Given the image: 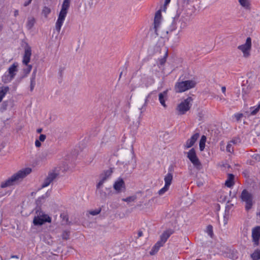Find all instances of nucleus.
Instances as JSON below:
<instances>
[{"mask_svg": "<svg viewBox=\"0 0 260 260\" xmlns=\"http://www.w3.org/2000/svg\"><path fill=\"white\" fill-rule=\"evenodd\" d=\"M18 63H13L2 77V81L4 83H10L15 77L18 72Z\"/></svg>", "mask_w": 260, "mask_h": 260, "instance_id": "4", "label": "nucleus"}, {"mask_svg": "<svg viewBox=\"0 0 260 260\" xmlns=\"http://www.w3.org/2000/svg\"><path fill=\"white\" fill-rule=\"evenodd\" d=\"M196 85V82L193 80L178 81L175 84V89L176 92L181 93L194 87Z\"/></svg>", "mask_w": 260, "mask_h": 260, "instance_id": "5", "label": "nucleus"}, {"mask_svg": "<svg viewBox=\"0 0 260 260\" xmlns=\"http://www.w3.org/2000/svg\"><path fill=\"white\" fill-rule=\"evenodd\" d=\"M124 182L121 178H119L113 185V187L115 190L119 192L121 191V188L124 187Z\"/></svg>", "mask_w": 260, "mask_h": 260, "instance_id": "19", "label": "nucleus"}, {"mask_svg": "<svg viewBox=\"0 0 260 260\" xmlns=\"http://www.w3.org/2000/svg\"><path fill=\"white\" fill-rule=\"evenodd\" d=\"M70 0H63L61 10L59 13L57 21L55 23V29L59 33L67 15L70 7Z\"/></svg>", "mask_w": 260, "mask_h": 260, "instance_id": "2", "label": "nucleus"}, {"mask_svg": "<svg viewBox=\"0 0 260 260\" xmlns=\"http://www.w3.org/2000/svg\"><path fill=\"white\" fill-rule=\"evenodd\" d=\"M93 4L92 2L91 3L90 5L92 6Z\"/></svg>", "mask_w": 260, "mask_h": 260, "instance_id": "54", "label": "nucleus"}, {"mask_svg": "<svg viewBox=\"0 0 260 260\" xmlns=\"http://www.w3.org/2000/svg\"><path fill=\"white\" fill-rule=\"evenodd\" d=\"M35 23L34 18L29 19L27 22V27L28 29H30L34 26Z\"/></svg>", "mask_w": 260, "mask_h": 260, "instance_id": "29", "label": "nucleus"}, {"mask_svg": "<svg viewBox=\"0 0 260 260\" xmlns=\"http://www.w3.org/2000/svg\"><path fill=\"white\" fill-rule=\"evenodd\" d=\"M42 132V128H38V129H37V133H38V134L41 133Z\"/></svg>", "mask_w": 260, "mask_h": 260, "instance_id": "46", "label": "nucleus"}, {"mask_svg": "<svg viewBox=\"0 0 260 260\" xmlns=\"http://www.w3.org/2000/svg\"><path fill=\"white\" fill-rule=\"evenodd\" d=\"M31 1L32 0H28L27 1H26L23 4L24 6L26 7L28 6L31 3Z\"/></svg>", "mask_w": 260, "mask_h": 260, "instance_id": "41", "label": "nucleus"}, {"mask_svg": "<svg viewBox=\"0 0 260 260\" xmlns=\"http://www.w3.org/2000/svg\"><path fill=\"white\" fill-rule=\"evenodd\" d=\"M192 101V98L191 97H188L187 99L181 102L178 105L177 108V110H178L179 114L180 115L185 114L186 112L190 109L191 106V103Z\"/></svg>", "mask_w": 260, "mask_h": 260, "instance_id": "7", "label": "nucleus"}, {"mask_svg": "<svg viewBox=\"0 0 260 260\" xmlns=\"http://www.w3.org/2000/svg\"><path fill=\"white\" fill-rule=\"evenodd\" d=\"M171 172L172 170L170 168H169V172L165 176V186L158 191V194L159 195L163 194L169 190L170 186L171 185L173 180V174Z\"/></svg>", "mask_w": 260, "mask_h": 260, "instance_id": "9", "label": "nucleus"}, {"mask_svg": "<svg viewBox=\"0 0 260 260\" xmlns=\"http://www.w3.org/2000/svg\"><path fill=\"white\" fill-rule=\"evenodd\" d=\"M11 258H19L18 256L17 255H11Z\"/></svg>", "mask_w": 260, "mask_h": 260, "instance_id": "48", "label": "nucleus"}, {"mask_svg": "<svg viewBox=\"0 0 260 260\" xmlns=\"http://www.w3.org/2000/svg\"><path fill=\"white\" fill-rule=\"evenodd\" d=\"M143 236V232L142 231H139L138 233V238L141 237Z\"/></svg>", "mask_w": 260, "mask_h": 260, "instance_id": "43", "label": "nucleus"}, {"mask_svg": "<svg viewBox=\"0 0 260 260\" xmlns=\"http://www.w3.org/2000/svg\"><path fill=\"white\" fill-rule=\"evenodd\" d=\"M51 218L48 215L40 212L37 216H35L33 223L35 225H41L45 222H51Z\"/></svg>", "mask_w": 260, "mask_h": 260, "instance_id": "10", "label": "nucleus"}, {"mask_svg": "<svg viewBox=\"0 0 260 260\" xmlns=\"http://www.w3.org/2000/svg\"><path fill=\"white\" fill-rule=\"evenodd\" d=\"M206 233L211 238L213 236V226L211 225H208L206 228Z\"/></svg>", "mask_w": 260, "mask_h": 260, "instance_id": "26", "label": "nucleus"}, {"mask_svg": "<svg viewBox=\"0 0 260 260\" xmlns=\"http://www.w3.org/2000/svg\"><path fill=\"white\" fill-rule=\"evenodd\" d=\"M187 26V24L185 22H182L181 24V25H180V28L181 29H183L184 28H185Z\"/></svg>", "mask_w": 260, "mask_h": 260, "instance_id": "42", "label": "nucleus"}, {"mask_svg": "<svg viewBox=\"0 0 260 260\" xmlns=\"http://www.w3.org/2000/svg\"><path fill=\"white\" fill-rule=\"evenodd\" d=\"M36 74H35V73H32L30 77V81H36Z\"/></svg>", "mask_w": 260, "mask_h": 260, "instance_id": "40", "label": "nucleus"}, {"mask_svg": "<svg viewBox=\"0 0 260 260\" xmlns=\"http://www.w3.org/2000/svg\"><path fill=\"white\" fill-rule=\"evenodd\" d=\"M251 48V39L250 37L246 39V42L244 44L240 45L238 48L243 53V56L247 57L249 55V51Z\"/></svg>", "mask_w": 260, "mask_h": 260, "instance_id": "12", "label": "nucleus"}, {"mask_svg": "<svg viewBox=\"0 0 260 260\" xmlns=\"http://www.w3.org/2000/svg\"><path fill=\"white\" fill-rule=\"evenodd\" d=\"M122 74V72H121L120 73V75H119V78H121Z\"/></svg>", "mask_w": 260, "mask_h": 260, "instance_id": "52", "label": "nucleus"}, {"mask_svg": "<svg viewBox=\"0 0 260 260\" xmlns=\"http://www.w3.org/2000/svg\"><path fill=\"white\" fill-rule=\"evenodd\" d=\"M240 4L246 9L250 8V2L249 0H238Z\"/></svg>", "mask_w": 260, "mask_h": 260, "instance_id": "23", "label": "nucleus"}, {"mask_svg": "<svg viewBox=\"0 0 260 260\" xmlns=\"http://www.w3.org/2000/svg\"><path fill=\"white\" fill-rule=\"evenodd\" d=\"M46 136L44 134H41L39 136V141L41 142H44L46 139Z\"/></svg>", "mask_w": 260, "mask_h": 260, "instance_id": "37", "label": "nucleus"}, {"mask_svg": "<svg viewBox=\"0 0 260 260\" xmlns=\"http://www.w3.org/2000/svg\"><path fill=\"white\" fill-rule=\"evenodd\" d=\"M206 137L204 135H203L200 139L199 143V148L201 151L204 150L205 147V143L206 141Z\"/></svg>", "mask_w": 260, "mask_h": 260, "instance_id": "22", "label": "nucleus"}, {"mask_svg": "<svg viewBox=\"0 0 260 260\" xmlns=\"http://www.w3.org/2000/svg\"><path fill=\"white\" fill-rule=\"evenodd\" d=\"M37 69L36 68V69L33 71L32 73H35V74H37Z\"/></svg>", "mask_w": 260, "mask_h": 260, "instance_id": "49", "label": "nucleus"}, {"mask_svg": "<svg viewBox=\"0 0 260 260\" xmlns=\"http://www.w3.org/2000/svg\"><path fill=\"white\" fill-rule=\"evenodd\" d=\"M234 175L232 174H229L227 180L225 181V185L228 187H231L234 185Z\"/></svg>", "mask_w": 260, "mask_h": 260, "instance_id": "21", "label": "nucleus"}, {"mask_svg": "<svg viewBox=\"0 0 260 260\" xmlns=\"http://www.w3.org/2000/svg\"><path fill=\"white\" fill-rule=\"evenodd\" d=\"M35 145L37 147H39L41 145L40 141L38 140H36L35 141Z\"/></svg>", "mask_w": 260, "mask_h": 260, "instance_id": "38", "label": "nucleus"}, {"mask_svg": "<svg viewBox=\"0 0 260 260\" xmlns=\"http://www.w3.org/2000/svg\"><path fill=\"white\" fill-rule=\"evenodd\" d=\"M168 56V53L167 52L165 54V56L162 58H161L159 60V63L161 65H162L165 63V62H166V57L167 56Z\"/></svg>", "mask_w": 260, "mask_h": 260, "instance_id": "35", "label": "nucleus"}, {"mask_svg": "<svg viewBox=\"0 0 260 260\" xmlns=\"http://www.w3.org/2000/svg\"><path fill=\"white\" fill-rule=\"evenodd\" d=\"M240 139L238 137L233 139L230 142L232 144H237L240 143Z\"/></svg>", "mask_w": 260, "mask_h": 260, "instance_id": "33", "label": "nucleus"}, {"mask_svg": "<svg viewBox=\"0 0 260 260\" xmlns=\"http://www.w3.org/2000/svg\"><path fill=\"white\" fill-rule=\"evenodd\" d=\"M112 174V170L109 169L104 171L100 175V180L96 185L97 189H100L103 186L104 183L110 177Z\"/></svg>", "mask_w": 260, "mask_h": 260, "instance_id": "13", "label": "nucleus"}, {"mask_svg": "<svg viewBox=\"0 0 260 260\" xmlns=\"http://www.w3.org/2000/svg\"><path fill=\"white\" fill-rule=\"evenodd\" d=\"M164 245L162 244L160 242L158 241L153 246L149 253L150 255H153L156 253L159 250V248L162 247Z\"/></svg>", "mask_w": 260, "mask_h": 260, "instance_id": "20", "label": "nucleus"}, {"mask_svg": "<svg viewBox=\"0 0 260 260\" xmlns=\"http://www.w3.org/2000/svg\"><path fill=\"white\" fill-rule=\"evenodd\" d=\"M68 237H69V235H68V233L66 232H63V235H62L63 239H68Z\"/></svg>", "mask_w": 260, "mask_h": 260, "instance_id": "39", "label": "nucleus"}, {"mask_svg": "<svg viewBox=\"0 0 260 260\" xmlns=\"http://www.w3.org/2000/svg\"><path fill=\"white\" fill-rule=\"evenodd\" d=\"M260 109V103L257 106H254L250 108V114L251 115H255Z\"/></svg>", "mask_w": 260, "mask_h": 260, "instance_id": "25", "label": "nucleus"}, {"mask_svg": "<svg viewBox=\"0 0 260 260\" xmlns=\"http://www.w3.org/2000/svg\"><path fill=\"white\" fill-rule=\"evenodd\" d=\"M187 157L196 169L198 170L201 169L202 164L198 158L196 150L193 148H191L187 152Z\"/></svg>", "mask_w": 260, "mask_h": 260, "instance_id": "8", "label": "nucleus"}, {"mask_svg": "<svg viewBox=\"0 0 260 260\" xmlns=\"http://www.w3.org/2000/svg\"><path fill=\"white\" fill-rule=\"evenodd\" d=\"M200 134L198 133H197L193 135L191 138L188 139L185 144L184 145V147L185 149H188L191 147L195 143L196 141L199 138Z\"/></svg>", "mask_w": 260, "mask_h": 260, "instance_id": "16", "label": "nucleus"}, {"mask_svg": "<svg viewBox=\"0 0 260 260\" xmlns=\"http://www.w3.org/2000/svg\"><path fill=\"white\" fill-rule=\"evenodd\" d=\"M18 15V10H15L14 11V16L16 17Z\"/></svg>", "mask_w": 260, "mask_h": 260, "instance_id": "47", "label": "nucleus"}, {"mask_svg": "<svg viewBox=\"0 0 260 260\" xmlns=\"http://www.w3.org/2000/svg\"><path fill=\"white\" fill-rule=\"evenodd\" d=\"M136 199H137V197L136 196H133L128 197L126 198H123L122 199V200L124 202L129 203V202H134L136 200Z\"/></svg>", "mask_w": 260, "mask_h": 260, "instance_id": "28", "label": "nucleus"}, {"mask_svg": "<svg viewBox=\"0 0 260 260\" xmlns=\"http://www.w3.org/2000/svg\"><path fill=\"white\" fill-rule=\"evenodd\" d=\"M196 260H201V259H196Z\"/></svg>", "mask_w": 260, "mask_h": 260, "instance_id": "55", "label": "nucleus"}, {"mask_svg": "<svg viewBox=\"0 0 260 260\" xmlns=\"http://www.w3.org/2000/svg\"><path fill=\"white\" fill-rule=\"evenodd\" d=\"M252 238L254 245L257 246L260 239V226H257L252 229Z\"/></svg>", "mask_w": 260, "mask_h": 260, "instance_id": "14", "label": "nucleus"}, {"mask_svg": "<svg viewBox=\"0 0 260 260\" xmlns=\"http://www.w3.org/2000/svg\"><path fill=\"white\" fill-rule=\"evenodd\" d=\"M240 199L242 202L245 203V209L246 211H248L252 208L254 204L253 196L248 190L244 189L242 190Z\"/></svg>", "mask_w": 260, "mask_h": 260, "instance_id": "3", "label": "nucleus"}, {"mask_svg": "<svg viewBox=\"0 0 260 260\" xmlns=\"http://www.w3.org/2000/svg\"><path fill=\"white\" fill-rule=\"evenodd\" d=\"M31 172V169L29 168H26L19 171L17 173L14 174L10 178L6 181L2 182L1 184L2 188H5L11 186L16 181L22 180Z\"/></svg>", "mask_w": 260, "mask_h": 260, "instance_id": "1", "label": "nucleus"}, {"mask_svg": "<svg viewBox=\"0 0 260 260\" xmlns=\"http://www.w3.org/2000/svg\"><path fill=\"white\" fill-rule=\"evenodd\" d=\"M3 29V26L2 25H0V31L2 30Z\"/></svg>", "mask_w": 260, "mask_h": 260, "instance_id": "51", "label": "nucleus"}, {"mask_svg": "<svg viewBox=\"0 0 260 260\" xmlns=\"http://www.w3.org/2000/svg\"><path fill=\"white\" fill-rule=\"evenodd\" d=\"M168 91L166 90L162 92H160L158 94V100L160 104L165 108L167 107L166 104V100H167Z\"/></svg>", "mask_w": 260, "mask_h": 260, "instance_id": "18", "label": "nucleus"}, {"mask_svg": "<svg viewBox=\"0 0 260 260\" xmlns=\"http://www.w3.org/2000/svg\"><path fill=\"white\" fill-rule=\"evenodd\" d=\"M171 0H165V6H167L170 2Z\"/></svg>", "mask_w": 260, "mask_h": 260, "instance_id": "45", "label": "nucleus"}, {"mask_svg": "<svg viewBox=\"0 0 260 260\" xmlns=\"http://www.w3.org/2000/svg\"><path fill=\"white\" fill-rule=\"evenodd\" d=\"M51 9L47 7H44L42 10V14L46 18L48 17V15L50 13Z\"/></svg>", "mask_w": 260, "mask_h": 260, "instance_id": "27", "label": "nucleus"}, {"mask_svg": "<svg viewBox=\"0 0 260 260\" xmlns=\"http://www.w3.org/2000/svg\"><path fill=\"white\" fill-rule=\"evenodd\" d=\"M31 56V47L27 46L24 49V53L23 56L22 63L26 66V68L23 69V73L26 75H28L32 69V66L28 64L30 62V57Z\"/></svg>", "mask_w": 260, "mask_h": 260, "instance_id": "6", "label": "nucleus"}, {"mask_svg": "<svg viewBox=\"0 0 260 260\" xmlns=\"http://www.w3.org/2000/svg\"><path fill=\"white\" fill-rule=\"evenodd\" d=\"M221 91L223 93H225V91H226V88L225 86H222L221 87Z\"/></svg>", "mask_w": 260, "mask_h": 260, "instance_id": "44", "label": "nucleus"}, {"mask_svg": "<svg viewBox=\"0 0 260 260\" xmlns=\"http://www.w3.org/2000/svg\"><path fill=\"white\" fill-rule=\"evenodd\" d=\"M101 209H98L90 211L89 213L90 214L94 216L99 214L101 212Z\"/></svg>", "mask_w": 260, "mask_h": 260, "instance_id": "32", "label": "nucleus"}, {"mask_svg": "<svg viewBox=\"0 0 260 260\" xmlns=\"http://www.w3.org/2000/svg\"><path fill=\"white\" fill-rule=\"evenodd\" d=\"M0 260H3L2 257L0 256Z\"/></svg>", "mask_w": 260, "mask_h": 260, "instance_id": "53", "label": "nucleus"}, {"mask_svg": "<svg viewBox=\"0 0 260 260\" xmlns=\"http://www.w3.org/2000/svg\"><path fill=\"white\" fill-rule=\"evenodd\" d=\"M173 231L172 230H168L164 232V233L160 236V240L158 241L160 242L162 244H164L170 236L173 234Z\"/></svg>", "mask_w": 260, "mask_h": 260, "instance_id": "17", "label": "nucleus"}, {"mask_svg": "<svg viewBox=\"0 0 260 260\" xmlns=\"http://www.w3.org/2000/svg\"><path fill=\"white\" fill-rule=\"evenodd\" d=\"M251 257L253 260L260 259V250L256 249L251 254Z\"/></svg>", "mask_w": 260, "mask_h": 260, "instance_id": "24", "label": "nucleus"}, {"mask_svg": "<svg viewBox=\"0 0 260 260\" xmlns=\"http://www.w3.org/2000/svg\"><path fill=\"white\" fill-rule=\"evenodd\" d=\"M166 9H167V6H165V5H164V8H163V11H165Z\"/></svg>", "mask_w": 260, "mask_h": 260, "instance_id": "50", "label": "nucleus"}, {"mask_svg": "<svg viewBox=\"0 0 260 260\" xmlns=\"http://www.w3.org/2000/svg\"><path fill=\"white\" fill-rule=\"evenodd\" d=\"M161 10H159L157 11L155 14V17L154 19V27L153 29H154L155 33L156 35H158L157 34V29L159 27V25L160 24L161 22Z\"/></svg>", "mask_w": 260, "mask_h": 260, "instance_id": "15", "label": "nucleus"}, {"mask_svg": "<svg viewBox=\"0 0 260 260\" xmlns=\"http://www.w3.org/2000/svg\"><path fill=\"white\" fill-rule=\"evenodd\" d=\"M226 151L230 153H233L234 152V148L233 144L229 142L226 146Z\"/></svg>", "mask_w": 260, "mask_h": 260, "instance_id": "30", "label": "nucleus"}, {"mask_svg": "<svg viewBox=\"0 0 260 260\" xmlns=\"http://www.w3.org/2000/svg\"><path fill=\"white\" fill-rule=\"evenodd\" d=\"M7 106H8L7 102H6V101L4 102L1 106L0 111L2 112H3L4 111H5L7 109Z\"/></svg>", "mask_w": 260, "mask_h": 260, "instance_id": "31", "label": "nucleus"}, {"mask_svg": "<svg viewBox=\"0 0 260 260\" xmlns=\"http://www.w3.org/2000/svg\"><path fill=\"white\" fill-rule=\"evenodd\" d=\"M243 116V114L242 113H236L234 115V117L237 121H239Z\"/></svg>", "mask_w": 260, "mask_h": 260, "instance_id": "34", "label": "nucleus"}, {"mask_svg": "<svg viewBox=\"0 0 260 260\" xmlns=\"http://www.w3.org/2000/svg\"><path fill=\"white\" fill-rule=\"evenodd\" d=\"M59 174V173L58 171L52 170L49 172L42 185V187L44 188L49 186L58 176Z\"/></svg>", "mask_w": 260, "mask_h": 260, "instance_id": "11", "label": "nucleus"}, {"mask_svg": "<svg viewBox=\"0 0 260 260\" xmlns=\"http://www.w3.org/2000/svg\"><path fill=\"white\" fill-rule=\"evenodd\" d=\"M36 85V81H30V90L32 91Z\"/></svg>", "mask_w": 260, "mask_h": 260, "instance_id": "36", "label": "nucleus"}]
</instances>
